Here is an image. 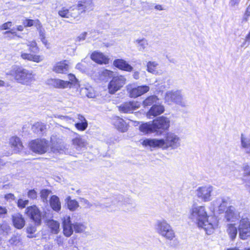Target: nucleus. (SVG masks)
<instances>
[{"label":"nucleus","mask_w":250,"mask_h":250,"mask_svg":"<svg viewBox=\"0 0 250 250\" xmlns=\"http://www.w3.org/2000/svg\"><path fill=\"white\" fill-rule=\"evenodd\" d=\"M143 145L150 147H158L163 149L169 148L175 149L181 146V140L175 133L168 132L166 134L164 139H146L143 141Z\"/></svg>","instance_id":"nucleus-2"},{"label":"nucleus","mask_w":250,"mask_h":250,"mask_svg":"<svg viewBox=\"0 0 250 250\" xmlns=\"http://www.w3.org/2000/svg\"><path fill=\"white\" fill-rule=\"evenodd\" d=\"M39 35L41 40L45 38V31L44 29H40Z\"/></svg>","instance_id":"nucleus-59"},{"label":"nucleus","mask_w":250,"mask_h":250,"mask_svg":"<svg viewBox=\"0 0 250 250\" xmlns=\"http://www.w3.org/2000/svg\"><path fill=\"white\" fill-rule=\"evenodd\" d=\"M213 187L211 186H204L199 187L195 191L197 197L202 201L208 202L211 200V193Z\"/></svg>","instance_id":"nucleus-11"},{"label":"nucleus","mask_w":250,"mask_h":250,"mask_svg":"<svg viewBox=\"0 0 250 250\" xmlns=\"http://www.w3.org/2000/svg\"><path fill=\"white\" fill-rule=\"evenodd\" d=\"M12 26V22L8 21L6 23H3L0 26V29L1 30H6L9 29Z\"/></svg>","instance_id":"nucleus-52"},{"label":"nucleus","mask_w":250,"mask_h":250,"mask_svg":"<svg viewBox=\"0 0 250 250\" xmlns=\"http://www.w3.org/2000/svg\"><path fill=\"white\" fill-rule=\"evenodd\" d=\"M45 129V125L43 123L39 122L35 123L32 127L33 131L40 135L43 133Z\"/></svg>","instance_id":"nucleus-33"},{"label":"nucleus","mask_w":250,"mask_h":250,"mask_svg":"<svg viewBox=\"0 0 250 250\" xmlns=\"http://www.w3.org/2000/svg\"><path fill=\"white\" fill-rule=\"evenodd\" d=\"M140 106V103L137 101L126 102L119 106V110L125 113H130Z\"/></svg>","instance_id":"nucleus-15"},{"label":"nucleus","mask_w":250,"mask_h":250,"mask_svg":"<svg viewBox=\"0 0 250 250\" xmlns=\"http://www.w3.org/2000/svg\"><path fill=\"white\" fill-rule=\"evenodd\" d=\"M10 144L16 153L20 151L23 148L22 144L20 139L18 137H11L10 139Z\"/></svg>","instance_id":"nucleus-26"},{"label":"nucleus","mask_w":250,"mask_h":250,"mask_svg":"<svg viewBox=\"0 0 250 250\" xmlns=\"http://www.w3.org/2000/svg\"><path fill=\"white\" fill-rule=\"evenodd\" d=\"M126 87L129 96L131 98H137L145 94L149 90V87L147 85H141L132 88L131 85H128Z\"/></svg>","instance_id":"nucleus-13"},{"label":"nucleus","mask_w":250,"mask_h":250,"mask_svg":"<svg viewBox=\"0 0 250 250\" xmlns=\"http://www.w3.org/2000/svg\"><path fill=\"white\" fill-rule=\"evenodd\" d=\"M76 68L79 70L81 72H85V67L81 63H78L76 66Z\"/></svg>","instance_id":"nucleus-56"},{"label":"nucleus","mask_w":250,"mask_h":250,"mask_svg":"<svg viewBox=\"0 0 250 250\" xmlns=\"http://www.w3.org/2000/svg\"><path fill=\"white\" fill-rule=\"evenodd\" d=\"M47 84L56 88L64 89L71 88L72 83L69 81H63L59 79H49L46 81Z\"/></svg>","instance_id":"nucleus-14"},{"label":"nucleus","mask_w":250,"mask_h":250,"mask_svg":"<svg viewBox=\"0 0 250 250\" xmlns=\"http://www.w3.org/2000/svg\"><path fill=\"white\" fill-rule=\"evenodd\" d=\"M158 66V63L156 62L149 61L146 65L147 71L152 74H157L158 73L157 69Z\"/></svg>","instance_id":"nucleus-35"},{"label":"nucleus","mask_w":250,"mask_h":250,"mask_svg":"<svg viewBox=\"0 0 250 250\" xmlns=\"http://www.w3.org/2000/svg\"><path fill=\"white\" fill-rule=\"evenodd\" d=\"M39 51L40 48L35 41H29L26 43L21 44L19 49L21 59L36 63H39L44 59L43 56L34 54L38 53Z\"/></svg>","instance_id":"nucleus-3"},{"label":"nucleus","mask_w":250,"mask_h":250,"mask_svg":"<svg viewBox=\"0 0 250 250\" xmlns=\"http://www.w3.org/2000/svg\"><path fill=\"white\" fill-rule=\"evenodd\" d=\"M28 203L29 201L28 200H23L21 199H20L18 200L17 206L21 208H23L28 204Z\"/></svg>","instance_id":"nucleus-49"},{"label":"nucleus","mask_w":250,"mask_h":250,"mask_svg":"<svg viewBox=\"0 0 250 250\" xmlns=\"http://www.w3.org/2000/svg\"><path fill=\"white\" fill-rule=\"evenodd\" d=\"M4 198L6 200H14L15 199V196L13 194L8 193L5 195Z\"/></svg>","instance_id":"nucleus-58"},{"label":"nucleus","mask_w":250,"mask_h":250,"mask_svg":"<svg viewBox=\"0 0 250 250\" xmlns=\"http://www.w3.org/2000/svg\"><path fill=\"white\" fill-rule=\"evenodd\" d=\"M47 225L52 233L58 234L60 231V223L54 220H49L47 222Z\"/></svg>","instance_id":"nucleus-30"},{"label":"nucleus","mask_w":250,"mask_h":250,"mask_svg":"<svg viewBox=\"0 0 250 250\" xmlns=\"http://www.w3.org/2000/svg\"><path fill=\"white\" fill-rule=\"evenodd\" d=\"M240 239L246 240L250 237V221L247 217L242 218L238 227Z\"/></svg>","instance_id":"nucleus-8"},{"label":"nucleus","mask_w":250,"mask_h":250,"mask_svg":"<svg viewBox=\"0 0 250 250\" xmlns=\"http://www.w3.org/2000/svg\"><path fill=\"white\" fill-rule=\"evenodd\" d=\"M219 208L218 202L214 201L211 203L210 210L214 213L212 220L208 221V216L205 207L203 206L193 205L189 211L188 218L199 228H203L207 234H211L214 229L217 228L219 221L215 215V211Z\"/></svg>","instance_id":"nucleus-1"},{"label":"nucleus","mask_w":250,"mask_h":250,"mask_svg":"<svg viewBox=\"0 0 250 250\" xmlns=\"http://www.w3.org/2000/svg\"><path fill=\"white\" fill-rule=\"evenodd\" d=\"M113 65L118 69L127 72H131L133 69L130 64L123 59H116L113 62Z\"/></svg>","instance_id":"nucleus-20"},{"label":"nucleus","mask_w":250,"mask_h":250,"mask_svg":"<svg viewBox=\"0 0 250 250\" xmlns=\"http://www.w3.org/2000/svg\"><path fill=\"white\" fill-rule=\"evenodd\" d=\"M169 125V120L167 118L162 116L153 120L152 123L143 124L140 127V129L146 133L156 132L157 134H161L164 130L168 129Z\"/></svg>","instance_id":"nucleus-5"},{"label":"nucleus","mask_w":250,"mask_h":250,"mask_svg":"<svg viewBox=\"0 0 250 250\" xmlns=\"http://www.w3.org/2000/svg\"><path fill=\"white\" fill-rule=\"evenodd\" d=\"M26 230H27V232L28 234H30L31 235V234H33L34 232H35V231H36V228L35 226H30L27 228Z\"/></svg>","instance_id":"nucleus-54"},{"label":"nucleus","mask_w":250,"mask_h":250,"mask_svg":"<svg viewBox=\"0 0 250 250\" xmlns=\"http://www.w3.org/2000/svg\"><path fill=\"white\" fill-rule=\"evenodd\" d=\"M69 69L67 62L65 60L57 62L53 68V71L57 73H66Z\"/></svg>","instance_id":"nucleus-19"},{"label":"nucleus","mask_w":250,"mask_h":250,"mask_svg":"<svg viewBox=\"0 0 250 250\" xmlns=\"http://www.w3.org/2000/svg\"><path fill=\"white\" fill-rule=\"evenodd\" d=\"M57 117L69 123L75 122L76 121L75 120V118L78 119L80 122H87L85 118L80 114H76L73 117H70L69 116L62 115H58Z\"/></svg>","instance_id":"nucleus-28"},{"label":"nucleus","mask_w":250,"mask_h":250,"mask_svg":"<svg viewBox=\"0 0 250 250\" xmlns=\"http://www.w3.org/2000/svg\"><path fill=\"white\" fill-rule=\"evenodd\" d=\"M164 111V106L159 102L156 104L151 107L147 112L146 115L147 117L151 118V116L154 117L161 114Z\"/></svg>","instance_id":"nucleus-17"},{"label":"nucleus","mask_w":250,"mask_h":250,"mask_svg":"<svg viewBox=\"0 0 250 250\" xmlns=\"http://www.w3.org/2000/svg\"><path fill=\"white\" fill-rule=\"evenodd\" d=\"M227 231L231 240H234L237 234V229L235 226V225L232 224H228L227 226Z\"/></svg>","instance_id":"nucleus-34"},{"label":"nucleus","mask_w":250,"mask_h":250,"mask_svg":"<svg viewBox=\"0 0 250 250\" xmlns=\"http://www.w3.org/2000/svg\"><path fill=\"white\" fill-rule=\"evenodd\" d=\"M250 17V3L246 8L243 14V17L241 19V23H244L247 22Z\"/></svg>","instance_id":"nucleus-41"},{"label":"nucleus","mask_w":250,"mask_h":250,"mask_svg":"<svg viewBox=\"0 0 250 250\" xmlns=\"http://www.w3.org/2000/svg\"><path fill=\"white\" fill-rule=\"evenodd\" d=\"M113 124L117 129L121 132H126L128 129V126L125 122L119 117H117L114 119Z\"/></svg>","instance_id":"nucleus-27"},{"label":"nucleus","mask_w":250,"mask_h":250,"mask_svg":"<svg viewBox=\"0 0 250 250\" xmlns=\"http://www.w3.org/2000/svg\"><path fill=\"white\" fill-rule=\"evenodd\" d=\"M100 75L101 79L105 80L108 78H111L113 76V72L111 71L105 69L99 72Z\"/></svg>","instance_id":"nucleus-40"},{"label":"nucleus","mask_w":250,"mask_h":250,"mask_svg":"<svg viewBox=\"0 0 250 250\" xmlns=\"http://www.w3.org/2000/svg\"><path fill=\"white\" fill-rule=\"evenodd\" d=\"M58 14L61 17L64 18H70V15H71V14L69 13V10L65 7H62L60 10L58 11Z\"/></svg>","instance_id":"nucleus-42"},{"label":"nucleus","mask_w":250,"mask_h":250,"mask_svg":"<svg viewBox=\"0 0 250 250\" xmlns=\"http://www.w3.org/2000/svg\"><path fill=\"white\" fill-rule=\"evenodd\" d=\"M160 235L169 241H172L175 237L174 231L171 226H170V228H168L160 234Z\"/></svg>","instance_id":"nucleus-32"},{"label":"nucleus","mask_w":250,"mask_h":250,"mask_svg":"<svg viewBox=\"0 0 250 250\" xmlns=\"http://www.w3.org/2000/svg\"><path fill=\"white\" fill-rule=\"evenodd\" d=\"M7 74L11 75L18 83L24 85H28L35 80V74L32 71L18 65L12 66Z\"/></svg>","instance_id":"nucleus-4"},{"label":"nucleus","mask_w":250,"mask_h":250,"mask_svg":"<svg viewBox=\"0 0 250 250\" xmlns=\"http://www.w3.org/2000/svg\"><path fill=\"white\" fill-rule=\"evenodd\" d=\"M165 100L168 104L175 103L183 107L188 106V101L184 98L182 91L179 90L167 91L165 94Z\"/></svg>","instance_id":"nucleus-6"},{"label":"nucleus","mask_w":250,"mask_h":250,"mask_svg":"<svg viewBox=\"0 0 250 250\" xmlns=\"http://www.w3.org/2000/svg\"><path fill=\"white\" fill-rule=\"evenodd\" d=\"M51 191L48 189H42L41 191V197L44 203H47L48 201L47 198L48 196L51 193Z\"/></svg>","instance_id":"nucleus-43"},{"label":"nucleus","mask_w":250,"mask_h":250,"mask_svg":"<svg viewBox=\"0 0 250 250\" xmlns=\"http://www.w3.org/2000/svg\"><path fill=\"white\" fill-rule=\"evenodd\" d=\"M81 92L88 98H93L95 97V93L91 87L82 88Z\"/></svg>","instance_id":"nucleus-37"},{"label":"nucleus","mask_w":250,"mask_h":250,"mask_svg":"<svg viewBox=\"0 0 250 250\" xmlns=\"http://www.w3.org/2000/svg\"><path fill=\"white\" fill-rule=\"evenodd\" d=\"M126 78L122 75L113 77L108 84L109 93L113 94L120 90L126 83Z\"/></svg>","instance_id":"nucleus-7"},{"label":"nucleus","mask_w":250,"mask_h":250,"mask_svg":"<svg viewBox=\"0 0 250 250\" xmlns=\"http://www.w3.org/2000/svg\"><path fill=\"white\" fill-rule=\"evenodd\" d=\"M81 10H79V8H74L71 10H69V13L71 14L70 15V18H76L81 13Z\"/></svg>","instance_id":"nucleus-48"},{"label":"nucleus","mask_w":250,"mask_h":250,"mask_svg":"<svg viewBox=\"0 0 250 250\" xmlns=\"http://www.w3.org/2000/svg\"><path fill=\"white\" fill-rule=\"evenodd\" d=\"M56 241L59 245H62L63 243V240L61 237H58L56 239Z\"/></svg>","instance_id":"nucleus-61"},{"label":"nucleus","mask_w":250,"mask_h":250,"mask_svg":"<svg viewBox=\"0 0 250 250\" xmlns=\"http://www.w3.org/2000/svg\"><path fill=\"white\" fill-rule=\"evenodd\" d=\"M51 150L54 152H59L60 150H62V147L60 146H56L52 144L51 146Z\"/></svg>","instance_id":"nucleus-57"},{"label":"nucleus","mask_w":250,"mask_h":250,"mask_svg":"<svg viewBox=\"0 0 250 250\" xmlns=\"http://www.w3.org/2000/svg\"><path fill=\"white\" fill-rule=\"evenodd\" d=\"M140 51H143L148 45L147 41L145 39H137L135 41Z\"/></svg>","instance_id":"nucleus-38"},{"label":"nucleus","mask_w":250,"mask_h":250,"mask_svg":"<svg viewBox=\"0 0 250 250\" xmlns=\"http://www.w3.org/2000/svg\"><path fill=\"white\" fill-rule=\"evenodd\" d=\"M226 250H250V248H246L244 249L243 250H240L237 247H233V248L228 249Z\"/></svg>","instance_id":"nucleus-63"},{"label":"nucleus","mask_w":250,"mask_h":250,"mask_svg":"<svg viewBox=\"0 0 250 250\" xmlns=\"http://www.w3.org/2000/svg\"><path fill=\"white\" fill-rule=\"evenodd\" d=\"M133 77L135 80H138L140 78V73L138 71H135L133 74Z\"/></svg>","instance_id":"nucleus-62"},{"label":"nucleus","mask_w":250,"mask_h":250,"mask_svg":"<svg viewBox=\"0 0 250 250\" xmlns=\"http://www.w3.org/2000/svg\"><path fill=\"white\" fill-rule=\"evenodd\" d=\"M63 234L66 237L70 236L73 232V224L69 216L66 215L62 219Z\"/></svg>","instance_id":"nucleus-16"},{"label":"nucleus","mask_w":250,"mask_h":250,"mask_svg":"<svg viewBox=\"0 0 250 250\" xmlns=\"http://www.w3.org/2000/svg\"><path fill=\"white\" fill-rule=\"evenodd\" d=\"M49 143L45 139H37L32 141L29 145L31 150L35 152L42 154L47 151L49 147Z\"/></svg>","instance_id":"nucleus-9"},{"label":"nucleus","mask_w":250,"mask_h":250,"mask_svg":"<svg viewBox=\"0 0 250 250\" xmlns=\"http://www.w3.org/2000/svg\"><path fill=\"white\" fill-rule=\"evenodd\" d=\"M90 58L93 61L99 64H107L109 62L108 59L106 56L97 51L93 52Z\"/></svg>","instance_id":"nucleus-23"},{"label":"nucleus","mask_w":250,"mask_h":250,"mask_svg":"<svg viewBox=\"0 0 250 250\" xmlns=\"http://www.w3.org/2000/svg\"><path fill=\"white\" fill-rule=\"evenodd\" d=\"M11 245L18 246L21 243V239L19 236H14L9 240Z\"/></svg>","instance_id":"nucleus-47"},{"label":"nucleus","mask_w":250,"mask_h":250,"mask_svg":"<svg viewBox=\"0 0 250 250\" xmlns=\"http://www.w3.org/2000/svg\"><path fill=\"white\" fill-rule=\"evenodd\" d=\"M40 21L38 20H25L23 22V24L25 27H31L34 25L39 24Z\"/></svg>","instance_id":"nucleus-44"},{"label":"nucleus","mask_w":250,"mask_h":250,"mask_svg":"<svg viewBox=\"0 0 250 250\" xmlns=\"http://www.w3.org/2000/svg\"><path fill=\"white\" fill-rule=\"evenodd\" d=\"M80 202L85 208H89L93 206L92 204L90 203L87 199L83 198H80Z\"/></svg>","instance_id":"nucleus-50"},{"label":"nucleus","mask_w":250,"mask_h":250,"mask_svg":"<svg viewBox=\"0 0 250 250\" xmlns=\"http://www.w3.org/2000/svg\"><path fill=\"white\" fill-rule=\"evenodd\" d=\"M69 81H71V82H70V83H72V85L73 84H74V85L76 84L78 81V80L76 79V78L75 77V76L72 74H70L69 75Z\"/></svg>","instance_id":"nucleus-53"},{"label":"nucleus","mask_w":250,"mask_h":250,"mask_svg":"<svg viewBox=\"0 0 250 250\" xmlns=\"http://www.w3.org/2000/svg\"><path fill=\"white\" fill-rule=\"evenodd\" d=\"M239 218V213L231 209V207L229 208L226 211L225 218L227 221L235 222L238 220Z\"/></svg>","instance_id":"nucleus-24"},{"label":"nucleus","mask_w":250,"mask_h":250,"mask_svg":"<svg viewBox=\"0 0 250 250\" xmlns=\"http://www.w3.org/2000/svg\"><path fill=\"white\" fill-rule=\"evenodd\" d=\"M241 143L242 146L243 147H247L248 146V144L245 142V139L244 138L241 139Z\"/></svg>","instance_id":"nucleus-64"},{"label":"nucleus","mask_w":250,"mask_h":250,"mask_svg":"<svg viewBox=\"0 0 250 250\" xmlns=\"http://www.w3.org/2000/svg\"><path fill=\"white\" fill-rule=\"evenodd\" d=\"M75 127L79 130L83 131L87 127V122H79L75 124Z\"/></svg>","instance_id":"nucleus-46"},{"label":"nucleus","mask_w":250,"mask_h":250,"mask_svg":"<svg viewBox=\"0 0 250 250\" xmlns=\"http://www.w3.org/2000/svg\"><path fill=\"white\" fill-rule=\"evenodd\" d=\"M160 102L159 99L156 95H151L147 97L143 102L144 107L153 106Z\"/></svg>","instance_id":"nucleus-29"},{"label":"nucleus","mask_w":250,"mask_h":250,"mask_svg":"<svg viewBox=\"0 0 250 250\" xmlns=\"http://www.w3.org/2000/svg\"><path fill=\"white\" fill-rule=\"evenodd\" d=\"M50 205L52 209L56 211H58L61 209V202L59 197L56 195H53L51 197Z\"/></svg>","instance_id":"nucleus-31"},{"label":"nucleus","mask_w":250,"mask_h":250,"mask_svg":"<svg viewBox=\"0 0 250 250\" xmlns=\"http://www.w3.org/2000/svg\"><path fill=\"white\" fill-rule=\"evenodd\" d=\"M74 230L76 233H81L84 231L86 229L85 226L82 223L76 222L73 224Z\"/></svg>","instance_id":"nucleus-39"},{"label":"nucleus","mask_w":250,"mask_h":250,"mask_svg":"<svg viewBox=\"0 0 250 250\" xmlns=\"http://www.w3.org/2000/svg\"><path fill=\"white\" fill-rule=\"evenodd\" d=\"M7 212V209L5 207L0 206V215L6 214Z\"/></svg>","instance_id":"nucleus-60"},{"label":"nucleus","mask_w":250,"mask_h":250,"mask_svg":"<svg viewBox=\"0 0 250 250\" xmlns=\"http://www.w3.org/2000/svg\"><path fill=\"white\" fill-rule=\"evenodd\" d=\"M4 35L5 36V37L8 39H14V36H17L18 37H20L18 36L16 32L15 31L14 29H11L9 31H7L4 32Z\"/></svg>","instance_id":"nucleus-45"},{"label":"nucleus","mask_w":250,"mask_h":250,"mask_svg":"<svg viewBox=\"0 0 250 250\" xmlns=\"http://www.w3.org/2000/svg\"><path fill=\"white\" fill-rule=\"evenodd\" d=\"M75 137L72 139V143L74 147L78 151L81 150L87 145L86 142L81 136L75 134Z\"/></svg>","instance_id":"nucleus-18"},{"label":"nucleus","mask_w":250,"mask_h":250,"mask_svg":"<svg viewBox=\"0 0 250 250\" xmlns=\"http://www.w3.org/2000/svg\"><path fill=\"white\" fill-rule=\"evenodd\" d=\"M94 7L93 0H80L77 4V7L81 10V13H84L87 10H91Z\"/></svg>","instance_id":"nucleus-22"},{"label":"nucleus","mask_w":250,"mask_h":250,"mask_svg":"<svg viewBox=\"0 0 250 250\" xmlns=\"http://www.w3.org/2000/svg\"><path fill=\"white\" fill-rule=\"evenodd\" d=\"M26 213L37 225L41 224L42 213L36 206L33 205L27 207L26 209Z\"/></svg>","instance_id":"nucleus-12"},{"label":"nucleus","mask_w":250,"mask_h":250,"mask_svg":"<svg viewBox=\"0 0 250 250\" xmlns=\"http://www.w3.org/2000/svg\"><path fill=\"white\" fill-rule=\"evenodd\" d=\"M66 201L68 208L71 211L76 210L79 207L78 202L75 200H71L70 196L66 198Z\"/></svg>","instance_id":"nucleus-36"},{"label":"nucleus","mask_w":250,"mask_h":250,"mask_svg":"<svg viewBox=\"0 0 250 250\" xmlns=\"http://www.w3.org/2000/svg\"><path fill=\"white\" fill-rule=\"evenodd\" d=\"M87 33L86 32H84L82 33L80 36H79L76 39V42H81L82 41H84L85 39Z\"/></svg>","instance_id":"nucleus-55"},{"label":"nucleus","mask_w":250,"mask_h":250,"mask_svg":"<svg viewBox=\"0 0 250 250\" xmlns=\"http://www.w3.org/2000/svg\"><path fill=\"white\" fill-rule=\"evenodd\" d=\"M12 218L13 225L17 229H21L25 226V220L21 214L15 213L12 215Z\"/></svg>","instance_id":"nucleus-21"},{"label":"nucleus","mask_w":250,"mask_h":250,"mask_svg":"<svg viewBox=\"0 0 250 250\" xmlns=\"http://www.w3.org/2000/svg\"><path fill=\"white\" fill-rule=\"evenodd\" d=\"M170 224L165 219L158 220L155 225L156 232L160 235L168 228H170Z\"/></svg>","instance_id":"nucleus-25"},{"label":"nucleus","mask_w":250,"mask_h":250,"mask_svg":"<svg viewBox=\"0 0 250 250\" xmlns=\"http://www.w3.org/2000/svg\"><path fill=\"white\" fill-rule=\"evenodd\" d=\"M27 196L30 199H35L37 197V194L34 189H31L28 192Z\"/></svg>","instance_id":"nucleus-51"},{"label":"nucleus","mask_w":250,"mask_h":250,"mask_svg":"<svg viewBox=\"0 0 250 250\" xmlns=\"http://www.w3.org/2000/svg\"><path fill=\"white\" fill-rule=\"evenodd\" d=\"M112 202L113 205L118 208H123L128 210L135 207V204L131 198H124L122 195L118 196Z\"/></svg>","instance_id":"nucleus-10"}]
</instances>
